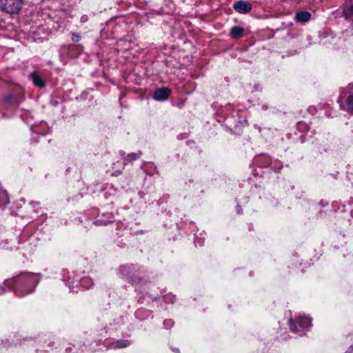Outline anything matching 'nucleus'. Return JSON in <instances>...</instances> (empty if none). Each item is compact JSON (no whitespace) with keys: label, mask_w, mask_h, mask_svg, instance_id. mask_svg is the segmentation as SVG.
Segmentation results:
<instances>
[{"label":"nucleus","mask_w":353,"mask_h":353,"mask_svg":"<svg viewBox=\"0 0 353 353\" xmlns=\"http://www.w3.org/2000/svg\"><path fill=\"white\" fill-rule=\"evenodd\" d=\"M290 327L292 332L302 335L305 331L312 326V319L309 316H300L294 321L292 319L289 320Z\"/></svg>","instance_id":"nucleus-1"},{"label":"nucleus","mask_w":353,"mask_h":353,"mask_svg":"<svg viewBox=\"0 0 353 353\" xmlns=\"http://www.w3.org/2000/svg\"><path fill=\"white\" fill-rule=\"evenodd\" d=\"M23 6V0H0L1 8L6 12H18Z\"/></svg>","instance_id":"nucleus-2"},{"label":"nucleus","mask_w":353,"mask_h":353,"mask_svg":"<svg viewBox=\"0 0 353 353\" xmlns=\"http://www.w3.org/2000/svg\"><path fill=\"white\" fill-rule=\"evenodd\" d=\"M233 8L240 14H247L252 10V6L248 1L241 0L233 4Z\"/></svg>","instance_id":"nucleus-3"},{"label":"nucleus","mask_w":353,"mask_h":353,"mask_svg":"<svg viewBox=\"0 0 353 353\" xmlns=\"http://www.w3.org/2000/svg\"><path fill=\"white\" fill-rule=\"evenodd\" d=\"M343 14L346 20L353 22V0L345 1L343 6Z\"/></svg>","instance_id":"nucleus-4"},{"label":"nucleus","mask_w":353,"mask_h":353,"mask_svg":"<svg viewBox=\"0 0 353 353\" xmlns=\"http://www.w3.org/2000/svg\"><path fill=\"white\" fill-rule=\"evenodd\" d=\"M170 94V90L167 88L157 89L153 94V98L156 101H165Z\"/></svg>","instance_id":"nucleus-5"},{"label":"nucleus","mask_w":353,"mask_h":353,"mask_svg":"<svg viewBox=\"0 0 353 353\" xmlns=\"http://www.w3.org/2000/svg\"><path fill=\"white\" fill-rule=\"evenodd\" d=\"M131 344V341L128 340L120 339L111 343L109 345L110 349L125 348Z\"/></svg>","instance_id":"nucleus-6"},{"label":"nucleus","mask_w":353,"mask_h":353,"mask_svg":"<svg viewBox=\"0 0 353 353\" xmlns=\"http://www.w3.org/2000/svg\"><path fill=\"white\" fill-rule=\"evenodd\" d=\"M31 78L33 81V83L40 88H42L46 85V81L39 75L37 72H33L31 74Z\"/></svg>","instance_id":"nucleus-7"},{"label":"nucleus","mask_w":353,"mask_h":353,"mask_svg":"<svg viewBox=\"0 0 353 353\" xmlns=\"http://www.w3.org/2000/svg\"><path fill=\"white\" fill-rule=\"evenodd\" d=\"M311 14L306 11L297 12L295 19L299 22H307L310 19Z\"/></svg>","instance_id":"nucleus-8"},{"label":"nucleus","mask_w":353,"mask_h":353,"mask_svg":"<svg viewBox=\"0 0 353 353\" xmlns=\"http://www.w3.org/2000/svg\"><path fill=\"white\" fill-rule=\"evenodd\" d=\"M243 28L239 26H234L230 30V35L232 38H239L243 35Z\"/></svg>","instance_id":"nucleus-9"},{"label":"nucleus","mask_w":353,"mask_h":353,"mask_svg":"<svg viewBox=\"0 0 353 353\" xmlns=\"http://www.w3.org/2000/svg\"><path fill=\"white\" fill-rule=\"evenodd\" d=\"M142 154L141 152H139L137 153H130V154H128L125 158L124 159V165H126L129 162H131L132 161H135L137 160V159H139L141 155Z\"/></svg>","instance_id":"nucleus-10"},{"label":"nucleus","mask_w":353,"mask_h":353,"mask_svg":"<svg viewBox=\"0 0 353 353\" xmlns=\"http://www.w3.org/2000/svg\"><path fill=\"white\" fill-rule=\"evenodd\" d=\"M9 203V198L5 190H0V205H4Z\"/></svg>","instance_id":"nucleus-11"},{"label":"nucleus","mask_w":353,"mask_h":353,"mask_svg":"<svg viewBox=\"0 0 353 353\" xmlns=\"http://www.w3.org/2000/svg\"><path fill=\"white\" fill-rule=\"evenodd\" d=\"M347 106L349 109L353 110V94L347 98Z\"/></svg>","instance_id":"nucleus-12"},{"label":"nucleus","mask_w":353,"mask_h":353,"mask_svg":"<svg viewBox=\"0 0 353 353\" xmlns=\"http://www.w3.org/2000/svg\"><path fill=\"white\" fill-rule=\"evenodd\" d=\"M81 37L79 34H75V33H72V40L74 41V42H78L79 40H80Z\"/></svg>","instance_id":"nucleus-13"},{"label":"nucleus","mask_w":353,"mask_h":353,"mask_svg":"<svg viewBox=\"0 0 353 353\" xmlns=\"http://www.w3.org/2000/svg\"><path fill=\"white\" fill-rule=\"evenodd\" d=\"M194 243L196 245L202 246L203 244V241L199 239H196L194 240Z\"/></svg>","instance_id":"nucleus-14"},{"label":"nucleus","mask_w":353,"mask_h":353,"mask_svg":"<svg viewBox=\"0 0 353 353\" xmlns=\"http://www.w3.org/2000/svg\"><path fill=\"white\" fill-rule=\"evenodd\" d=\"M30 281L32 283H34V286L36 285L37 281H36V276L35 275H31L30 277Z\"/></svg>","instance_id":"nucleus-15"},{"label":"nucleus","mask_w":353,"mask_h":353,"mask_svg":"<svg viewBox=\"0 0 353 353\" xmlns=\"http://www.w3.org/2000/svg\"><path fill=\"white\" fill-rule=\"evenodd\" d=\"M32 291H33V290H31L28 291V292H26V293H21V292H16V294H17V296H24V295H26V294H27L31 293Z\"/></svg>","instance_id":"nucleus-16"},{"label":"nucleus","mask_w":353,"mask_h":353,"mask_svg":"<svg viewBox=\"0 0 353 353\" xmlns=\"http://www.w3.org/2000/svg\"><path fill=\"white\" fill-rule=\"evenodd\" d=\"M128 268V269H130L131 267L130 266H123L120 268L121 271L124 273L125 272V269Z\"/></svg>","instance_id":"nucleus-17"},{"label":"nucleus","mask_w":353,"mask_h":353,"mask_svg":"<svg viewBox=\"0 0 353 353\" xmlns=\"http://www.w3.org/2000/svg\"><path fill=\"white\" fill-rule=\"evenodd\" d=\"M242 211H243V210H242L241 207L238 205H237V212H238V213L241 214V213H242Z\"/></svg>","instance_id":"nucleus-18"},{"label":"nucleus","mask_w":353,"mask_h":353,"mask_svg":"<svg viewBox=\"0 0 353 353\" xmlns=\"http://www.w3.org/2000/svg\"><path fill=\"white\" fill-rule=\"evenodd\" d=\"M94 223H95L96 225H99L103 224V223H102V221H99H99H95V222H94ZM104 224H106V223H104Z\"/></svg>","instance_id":"nucleus-19"},{"label":"nucleus","mask_w":353,"mask_h":353,"mask_svg":"<svg viewBox=\"0 0 353 353\" xmlns=\"http://www.w3.org/2000/svg\"><path fill=\"white\" fill-rule=\"evenodd\" d=\"M164 323H165V325H166L167 324L172 325V321L169 320V321H165Z\"/></svg>","instance_id":"nucleus-20"},{"label":"nucleus","mask_w":353,"mask_h":353,"mask_svg":"<svg viewBox=\"0 0 353 353\" xmlns=\"http://www.w3.org/2000/svg\"><path fill=\"white\" fill-rule=\"evenodd\" d=\"M86 281H88V279H84V280H83V281H81V284H82V285H84V283H85V282Z\"/></svg>","instance_id":"nucleus-21"}]
</instances>
